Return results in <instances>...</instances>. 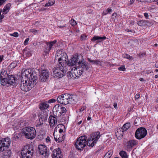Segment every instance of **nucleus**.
I'll return each mask as SVG.
<instances>
[{"label": "nucleus", "mask_w": 158, "mask_h": 158, "mask_svg": "<svg viewBox=\"0 0 158 158\" xmlns=\"http://www.w3.org/2000/svg\"><path fill=\"white\" fill-rule=\"evenodd\" d=\"M85 109V107H82L81 108L80 110V112H81L83 111Z\"/></svg>", "instance_id": "obj_58"}, {"label": "nucleus", "mask_w": 158, "mask_h": 158, "mask_svg": "<svg viewBox=\"0 0 158 158\" xmlns=\"http://www.w3.org/2000/svg\"><path fill=\"white\" fill-rule=\"evenodd\" d=\"M117 13H114L113 14H112V16H115V17L117 15Z\"/></svg>", "instance_id": "obj_64"}, {"label": "nucleus", "mask_w": 158, "mask_h": 158, "mask_svg": "<svg viewBox=\"0 0 158 158\" xmlns=\"http://www.w3.org/2000/svg\"><path fill=\"white\" fill-rule=\"evenodd\" d=\"M87 137L85 136H82L78 138L75 143L76 148L79 150H82L87 145Z\"/></svg>", "instance_id": "obj_4"}, {"label": "nucleus", "mask_w": 158, "mask_h": 158, "mask_svg": "<svg viewBox=\"0 0 158 158\" xmlns=\"http://www.w3.org/2000/svg\"><path fill=\"white\" fill-rule=\"evenodd\" d=\"M70 94H64L59 96L57 99V101L59 103L64 105L69 104V99Z\"/></svg>", "instance_id": "obj_12"}, {"label": "nucleus", "mask_w": 158, "mask_h": 158, "mask_svg": "<svg viewBox=\"0 0 158 158\" xmlns=\"http://www.w3.org/2000/svg\"><path fill=\"white\" fill-rule=\"evenodd\" d=\"M37 74L33 69H28L22 72L20 87L25 92H27L34 87L37 82Z\"/></svg>", "instance_id": "obj_1"}, {"label": "nucleus", "mask_w": 158, "mask_h": 158, "mask_svg": "<svg viewBox=\"0 0 158 158\" xmlns=\"http://www.w3.org/2000/svg\"><path fill=\"white\" fill-rule=\"evenodd\" d=\"M56 101V100L54 99H50L49 101H48V103H54V102H55Z\"/></svg>", "instance_id": "obj_48"}, {"label": "nucleus", "mask_w": 158, "mask_h": 158, "mask_svg": "<svg viewBox=\"0 0 158 158\" xmlns=\"http://www.w3.org/2000/svg\"><path fill=\"white\" fill-rule=\"evenodd\" d=\"M5 80L4 82L5 83V85L7 84L10 85H15V83L16 82V81L17 80L16 78H15V77L12 75H9L5 79Z\"/></svg>", "instance_id": "obj_15"}, {"label": "nucleus", "mask_w": 158, "mask_h": 158, "mask_svg": "<svg viewBox=\"0 0 158 158\" xmlns=\"http://www.w3.org/2000/svg\"><path fill=\"white\" fill-rule=\"evenodd\" d=\"M107 12L105 14V15H106V14L107 13H110V12H111V11H112V10L111 9H110V8H108L107 9Z\"/></svg>", "instance_id": "obj_55"}, {"label": "nucleus", "mask_w": 158, "mask_h": 158, "mask_svg": "<svg viewBox=\"0 0 158 158\" xmlns=\"http://www.w3.org/2000/svg\"><path fill=\"white\" fill-rule=\"evenodd\" d=\"M52 158H62V155L59 148L54 150L52 152Z\"/></svg>", "instance_id": "obj_21"}, {"label": "nucleus", "mask_w": 158, "mask_h": 158, "mask_svg": "<svg viewBox=\"0 0 158 158\" xmlns=\"http://www.w3.org/2000/svg\"><path fill=\"white\" fill-rule=\"evenodd\" d=\"M120 155L122 157V158H128V156L127 152L124 151H121L119 152Z\"/></svg>", "instance_id": "obj_32"}, {"label": "nucleus", "mask_w": 158, "mask_h": 158, "mask_svg": "<svg viewBox=\"0 0 158 158\" xmlns=\"http://www.w3.org/2000/svg\"><path fill=\"white\" fill-rule=\"evenodd\" d=\"M38 148L40 153L44 156L46 157L49 155V152L48 151L46 146L40 145L39 146Z\"/></svg>", "instance_id": "obj_17"}, {"label": "nucleus", "mask_w": 158, "mask_h": 158, "mask_svg": "<svg viewBox=\"0 0 158 158\" xmlns=\"http://www.w3.org/2000/svg\"><path fill=\"white\" fill-rule=\"evenodd\" d=\"M11 6V4L10 3L6 4L3 8L2 13L4 15L6 14L9 11Z\"/></svg>", "instance_id": "obj_28"}, {"label": "nucleus", "mask_w": 158, "mask_h": 158, "mask_svg": "<svg viewBox=\"0 0 158 158\" xmlns=\"http://www.w3.org/2000/svg\"><path fill=\"white\" fill-rule=\"evenodd\" d=\"M131 126L130 123H126L122 127L123 130L122 131H125L128 130Z\"/></svg>", "instance_id": "obj_31"}, {"label": "nucleus", "mask_w": 158, "mask_h": 158, "mask_svg": "<svg viewBox=\"0 0 158 158\" xmlns=\"http://www.w3.org/2000/svg\"><path fill=\"white\" fill-rule=\"evenodd\" d=\"M74 71L75 74L77 76V78L80 76L83 73V70H81L79 68H74Z\"/></svg>", "instance_id": "obj_29"}, {"label": "nucleus", "mask_w": 158, "mask_h": 158, "mask_svg": "<svg viewBox=\"0 0 158 158\" xmlns=\"http://www.w3.org/2000/svg\"><path fill=\"white\" fill-rule=\"evenodd\" d=\"M87 36L84 34H82L81 35V38L82 40H85L86 39Z\"/></svg>", "instance_id": "obj_44"}, {"label": "nucleus", "mask_w": 158, "mask_h": 158, "mask_svg": "<svg viewBox=\"0 0 158 158\" xmlns=\"http://www.w3.org/2000/svg\"><path fill=\"white\" fill-rule=\"evenodd\" d=\"M59 124L58 125H57V127L55 128L54 132L53 133V135H54V136H55V132H57L58 130L59 131Z\"/></svg>", "instance_id": "obj_41"}, {"label": "nucleus", "mask_w": 158, "mask_h": 158, "mask_svg": "<svg viewBox=\"0 0 158 158\" xmlns=\"http://www.w3.org/2000/svg\"><path fill=\"white\" fill-rule=\"evenodd\" d=\"M118 69L119 70H122L123 71H125L126 70V69L124 65L121 66L120 67H119L118 68Z\"/></svg>", "instance_id": "obj_42"}, {"label": "nucleus", "mask_w": 158, "mask_h": 158, "mask_svg": "<svg viewBox=\"0 0 158 158\" xmlns=\"http://www.w3.org/2000/svg\"><path fill=\"white\" fill-rule=\"evenodd\" d=\"M44 65L41 66L39 72L40 79L42 81H45L49 77V73L47 70L44 69Z\"/></svg>", "instance_id": "obj_13"}, {"label": "nucleus", "mask_w": 158, "mask_h": 158, "mask_svg": "<svg viewBox=\"0 0 158 158\" xmlns=\"http://www.w3.org/2000/svg\"><path fill=\"white\" fill-rule=\"evenodd\" d=\"M57 121L60 122L59 118H57L55 116H50L49 118V122L51 127L54 126L57 124Z\"/></svg>", "instance_id": "obj_20"}, {"label": "nucleus", "mask_w": 158, "mask_h": 158, "mask_svg": "<svg viewBox=\"0 0 158 158\" xmlns=\"http://www.w3.org/2000/svg\"><path fill=\"white\" fill-rule=\"evenodd\" d=\"M30 31L33 33L35 34L38 31L34 29H32Z\"/></svg>", "instance_id": "obj_47"}, {"label": "nucleus", "mask_w": 158, "mask_h": 158, "mask_svg": "<svg viewBox=\"0 0 158 158\" xmlns=\"http://www.w3.org/2000/svg\"><path fill=\"white\" fill-rule=\"evenodd\" d=\"M140 94H136L135 96V99H139L140 97Z\"/></svg>", "instance_id": "obj_53"}, {"label": "nucleus", "mask_w": 158, "mask_h": 158, "mask_svg": "<svg viewBox=\"0 0 158 158\" xmlns=\"http://www.w3.org/2000/svg\"><path fill=\"white\" fill-rule=\"evenodd\" d=\"M146 55L145 53H142L139 54H138V56H139L140 58H142L144 56Z\"/></svg>", "instance_id": "obj_45"}, {"label": "nucleus", "mask_w": 158, "mask_h": 158, "mask_svg": "<svg viewBox=\"0 0 158 158\" xmlns=\"http://www.w3.org/2000/svg\"><path fill=\"white\" fill-rule=\"evenodd\" d=\"M58 60L60 67H65L67 65L68 59L66 54L63 51L58 50L56 53L55 60Z\"/></svg>", "instance_id": "obj_2"}, {"label": "nucleus", "mask_w": 158, "mask_h": 158, "mask_svg": "<svg viewBox=\"0 0 158 158\" xmlns=\"http://www.w3.org/2000/svg\"><path fill=\"white\" fill-rule=\"evenodd\" d=\"M10 35L17 37L19 36V34L17 32H15L13 34H10Z\"/></svg>", "instance_id": "obj_39"}, {"label": "nucleus", "mask_w": 158, "mask_h": 158, "mask_svg": "<svg viewBox=\"0 0 158 158\" xmlns=\"http://www.w3.org/2000/svg\"><path fill=\"white\" fill-rule=\"evenodd\" d=\"M11 154L10 150H7L2 153V156L3 158H9Z\"/></svg>", "instance_id": "obj_27"}, {"label": "nucleus", "mask_w": 158, "mask_h": 158, "mask_svg": "<svg viewBox=\"0 0 158 158\" xmlns=\"http://www.w3.org/2000/svg\"><path fill=\"white\" fill-rule=\"evenodd\" d=\"M48 107V104L46 102H44L40 104L39 107L41 110H45L47 109Z\"/></svg>", "instance_id": "obj_30"}, {"label": "nucleus", "mask_w": 158, "mask_h": 158, "mask_svg": "<svg viewBox=\"0 0 158 158\" xmlns=\"http://www.w3.org/2000/svg\"><path fill=\"white\" fill-rule=\"evenodd\" d=\"M46 120V118L43 115H41L40 116L39 120H37L36 122V126L39 127L41 126L43 124L44 122Z\"/></svg>", "instance_id": "obj_23"}, {"label": "nucleus", "mask_w": 158, "mask_h": 158, "mask_svg": "<svg viewBox=\"0 0 158 158\" xmlns=\"http://www.w3.org/2000/svg\"><path fill=\"white\" fill-rule=\"evenodd\" d=\"M46 141L47 142H49L50 141V139L49 137L48 136L47 138H46Z\"/></svg>", "instance_id": "obj_57"}, {"label": "nucleus", "mask_w": 158, "mask_h": 158, "mask_svg": "<svg viewBox=\"0 0 158 158\" xmlns=\"http://www.w3.org/2000/svg\"><path fill=\"white\" fill-rule=\"evenodd\" d=\"M123 57L124 58L128 59L130 60H132L134 59V58L133 57L127 54H125L123 55Z\"/></svg>", "instance_id": "obj_35"}, {"label": "nucleus", "mask_w": 158, "mask_h": 158, "mask_svg": "<svg viewBox=\"0 0 158 158\" xmlns=\"http://www.w3.org/2000/svg\"><path fill=\"white\" fill-rule=\"evenodd\" d=\"M22 133L26 138L31 139L35 138L36 134L35 129L33 127H30L24 128L23 130Z\"/></svg>", "instance_id": "obj_3"}, {"label": "nucleus", "mask_w": 158, "mask_h": 158, "mask_svg": "<svg viewBox=\"0 0 158 158\" xmlns=\"http://www.w3.org/2000/svg\"><path fill=\"white\" fill-rule=\"evenodd\" d=\"M69 97V104H75L77 101V98L76 96L74 95H70Z\"/></svg>", "instance_id": "obj_26"}, {"label": "nucleus", "mask_w": 158, "mask_h": 158, "mask_svg": "<svg viewBox=\"0 0 158 158\" xmlns=\"http://www.w3.org/2000/svg\"><path fill=\"white\" fill-rule=\"evenodd\" d=\"M4 56L3 55L0 56V62L1 63L2 60H3Z\"/></svg>", "instance_id": "obj_50"}, {"label": "nucleus", "mask_w": 158, "mask_h": 158, "mask_svg": "<svg viewBox=\"0 0 158 158\" xmlns=\"http://www.w3.org/2000/svg\"><path fill=\"white\" fill-rule=\"evenodd\" d=\"M139 80L141 81H144V79L142 78H140Z\"/></svg>", "instance_id": "obj_63"}, {"label": "nucleus", "mask_w": 158, "mask_h": 158, "mask_svg": "<svg viewBox=\"0 0 158 158\" xmlns=\"http://www.w3.org/2000/svg\"><path fill=\"white\" fill-rule=\"evenodd\" d=\"M9 75L7 74L6 72V71L4 69H3L1 70L0 75V77L1 83L2 85L3 86L5 85V83L4 82V81L5 80V79H6Z\"/></svg>", "instance_id": "obj_19"}, {"label": "nucleus", "mask_w": 158, "mask_h": 158, "mask_svg": "<svg viewBox=\"0 0 158 158\" xmlns=\"http://www.w3.org/2000/svg\"><path fill=\"white\" fill-rule=\"evenodd\" d=\"M82 59H83V58L81 59V60H79L78 65L79 68H78L80 69L81 70H83V72H84V71L87 70L89 68V67L87 63L86 62H83L82 60Z\"/></svg>", "instance_id": "obj_18"}, {"label": "nucleus", "mask_w": 158, "mask_h": 158, "mask_svg": "<svg viewBox=\"0 0 158 158\" xmlns=\"http://www.w3.org/2000/svg\"><path fill=\"white\" fill-rule=\"evenodd\" d=\"M29 40V38H27L25 40L24 44L25 45H27L28 44V42Z\"/></svg>", "instance_id": "obj_46"}, {"label": "nucleus", "mask_w": 158, "mask_h": 158, "mask_svg": "<svg viewBox=\"0 0 158 158\" xmlns=\"http://www.w3.org/2000/svg\"><path fill=\"white\" fill-rule=\"evenodd\" d=\"M33 149L29 146H25L21 152V158H31L33 154Z\"/></svg>", "instance_id": "obj_6"}, {"label": "nucleus", "mask_w": 158, "mask_h": 158, "mask_svg": "<svg viewBox=\"0 0 158 158\" xmlns=\"http://www.w3.org/2000/svg\"><path fill=\"white\" fill-rule=\"evenodd\" d=\"M144 16L146 18V19H148V17L149 15L147 13H145L144 14Z\"/></svg>", "instance_id": "obj_52"}, {"label": "nucleus", "mask_w": 158, "mask_h": 158, "mask_svg": "<svg viewBox=\"0 0 158 158\" xmlns=\"http://www.w3.org/2000/svg\"><path fill=\"white\" fill-rule=\"evenodd\" d=\"M72 71H73V75H72V78H76L77 77V76L75 74L74 69V70L73 69H72Z\"/></svg>", "instance_id": "obj_40"}, {"label": "nucleus", "mask_w": 158, "mask_h": 158, "mask_svg": "<svg viewBox=\"0 0 158 158\" xmlns=\"http://www.w3.org/2000/svg\"><path fill=\"white\" fill-rule=\"evenodd\" d=\"M66 25L65 24L64 25L61 26H58V27L60 28H62L64 27H66Z\"/></svg>", "instance_id": "obj_56"}, {"label": "nucleus", "mask_w": 158, "mask_h": 158, "mask_svg": "<svg viewBox=\"0 0 158 158\" xmlns=\"http://www.w3.org/2000/svg\"><path fill=\"white\" fill-rule=\"evenodd\" d=\"M101 135L99 132L97 131L93 133L91 136V138L92 142L91 143L89 140L88 142L87 145L88 146L92 147L97 142L98 139L99 138Z\"/></svg>", "instance_id": "obj_10"}, {"label": "nucleus", "mask_w": 158, "mask_h": 158, "mask_svg": "<svg viewBox=\"0 0 158 158\" xmlns=\"http://www.w3.org/2000/svg\"><path fill=\"white\" fill-rule=\"evenodd\" d=\"M6 1V0H0V6L3 4Z\"/></svg>", "instance_id": "obj_49"}, {"label": "nucleus", "mask_w": 158, "mask_h": 158, "mask_svg": "<svg viewBox=\"0 0 158 158\" xmlns=\"http://www.w3.org/2000/svg\"><path fill=\"white\" fill-rule=\"evenodd\" d=\"M87 60L91 63L98 65L102 66L104 63V62L103 61H101L99 60H92L89 58H88Z\"/></svg>", "instance_id": "obj_25"}, {"label": "nucleus", "mask_w": 158, "mask_h": 158, "mask_svg": "<svg viewBox=\"0 0 158 158\" xmlns=\"http://www.w3.org/2000/svg\"><path fill=\"white\" fill-rule=\"evenodd\" d=\"M54 0H49L48 3H46L45 5V6H52L55 3Z\"/></svg>", "instance_id": "obj_34"}, {"label": "nucleus", "mask_w": 158, "mask_h": 158, "mask_svg": "<svg viewBox=\"0 0 158 158\" xmlns=\"http://www.w3.org/2000/svg\"><path fill=\"white\" fill-rule=\"evenodd\" d=\"M56 42V40H54L52 41L46 42L47 46L46 47L45 49L47 52L49 51Z\"/></svg>", "instance_id": "obj_24"}, {"label": "nucleus", "mask_w": 158, "mask_h": 158, "mask_svg": "<svg viewBox=\"0 0 158 158\" xmlns=\"http://www.w3.org/2000/svg\"><path fill=\"white\" fill-rule=\"evenodd\" d=\"M63 67H57L55 68L53 71L54 77L57 78H60L64 76L65 74Z\"/></svg>", "instance_id": "obj_11"}, {"label": "nucleus", "mask_w": 158, "mask_h": 158, "mask_svg": "<svg viewBox=\"0 0 158 158\" xmlns=\"http://www.w3.org/2000/svg\"><path fill=\"white\" fill-rule=\"evenodd\" d=\"M113 154V152L112 150H110L107 152L105 155L104 158H110Z\"/></svg>", "instance_id": "obj_33"}, {"label": "nucleus", "mask_w": 158, "mask_h": 158, "mask_svg": "<svg viewBox=\"0 0 158 158\" xmlns=\"http://www.w3.org/2000/svg\"><path fill=\"white\" fill-rule=\"evenodd\" d=\"M4 17V15H0V23L2 22V19Z\"/></svg>", "instance_id": "obj_51"}, {"label": "nucleus", "mask_w": 158, "mask_h": 158, "mask_svg": "<svg viewBox=\"0 0 158 158\" xmlns=\"http://www.w3.org/2000/svg\"><path fill=\"white\" fill-rule=\"evenodd\" d=\"M137 143V141L136 140L132 139L127 141L124 145L126 149L129 151L132 149V148L136 145Z\"/></svg>", "instance_id": "obj_14"}, {"label": "nucleus", "mask_w": 158, "mask_h": 158, "mask_svg": "<svg viewBox=\"0 0 158 158\" xmlns=\"http://www.w3.org/2000/svg\"><path fill=\"white\" fill-rule=\"evenodd\" d=\"M145 1L147 2H153V0H145Z\"/></svg>", "instance_id": "obj_61"}, {"label": "nucleus", "mask_w": 158, "mask_h": 158, "mask_svg": "<svg viewBox=\"0 0 158 158\" xmlns=\"http://www.w3.org/2000/svg\"><path fill=\"white\" fill-rule=\"evenodd\" d=\"M54 115L59 118L61 115H64L66 112V108L59 105H56L53 109Z\"/></svg>", "instance_id": "obj_5"}, {"label": "nucleus", "mask_w": 158, "mask_h": 158, "mask_svg": "<svg viewBox=\"0 0 158 158\" xmlns=\"http://www.w3.org/2000/svg\"><path fill=\"white\" fill-rule=\"evenodd\" d=\"M114 106L115 108H116L117 106V104L116 103H114Z\"/></svg>", "instance_id": "obj_62"}, {"label": "nucleus", "mask_w": 158, "mask_h": 158, "mask_svg": "<svg viewBox=\"0 0 158 158\" xmlns=\"http://www.w3.org/2000/svg\"><path fill=\"white\" fill-rule=\"evenodd\" d=\"M82 56H79L75 57L74 56L71 58L69 61L67 60V65L71 66L76 65L77 63H79V60H80L79 59H82Z\"/></svg>", "instance_id": "obj_16"}, {"label": "nucleus", "mask_w": 158, "mask_h": 158, "mask_svg": "<svg viewBox=\"0 0 158 158\" xmlns=\"http://www.w3.org/2000/svg\"><path fill=\"white\" fill-rule=\"evenodd\" d=\"M138 25L140 26H143L145 25L146 22L145 21L141 20L137 21Z\"/></svg>", "instance_id": "obj_36"}, {"label": "nucleus", "mask_w": 158, "mask_h": 158, "mask_svg": "<svg viewBox=\"0 0 158 158\" xmlns=\"http://www.w3.org/2000/svg\"><path fill=\"white\" fill-rule=\"evenodd\" d=\"M70 22L71 23V24L73 26H75L77 24V23L76 21L74 19H71V20L70 21Z\"/></svg>", "instance_id": "obj_38"}, {"label": "nucleus", "mask_w": 158, "mask_h": 158, "mask_svg": "<svg viewBox=\"0 0 158 158\" xmlns=\"http://www.w3.org/2000/svg\"><path fill=\"white\" fill-rule=\"evenodd\" d=\"M135 0H130V4H132L134 2Z\"/></svg>", "instance_id": "obj_60"}, {"label": "nucleus", "mask_w": 158, "mask_h": 158, "mask_svg": "<svg viewBox=\"0 0 158 158\" xmlns=\"http://www.w3.org/2000/svg\"><path fill=\"white\" fill-rule=\"evenodd\" d=\"M106 39V37L105 36L103 37H100L99 36L94 35L91 39V41L92 42H94L96 41V43L98 44L99 43L101 42L103 40Z\"/></svg>", "instance_id": "obj_22"}, {"label": "nucleus", "mask_w": 158, "mask_h": 158, "mask_svg": "<svg viewBox=\"0 0 158 158\" xmlns=\"http://www.w3.org/2000/svg\"><path fill=\"white\" fill-rule=\"evenodd\" d=\"M147 131L145 128L140 127L138 128L135 133V137L138 139H141L144 138L147 135Z\"/></svg>", "instance_id": "obj_7"}, {"label": "nucleus", "mask_w": 158, "mask_h": 158, "mask_svg": "<svg viewBox=\"0 0 158 158\" xmlns=\"http://www.w3.org/2000/svg\"><path fill=\"white\" fill-rule=\"evenodd\" d=\"M152 72V71L151 70H148L145 71V73L147 74L150 73Z\"/></svg>", "instance_id": "obj_54"}, {"label": "nucleus", "mask_w": 158, "mask_h": 158, "mask_svg": "<svg viewBox=\"0 0 158 158\" xmlns=\"http://www.w3.org/2000/svg\"><path fill=\"white\" fill-rule=\"evenodd\" d=\"M10 143V139L9 138H6L0 140V152L8 148Z\"/></svg>", "instance_id": "obj_8"}, {"label": "nucleus", "mask_w": 158, "mask_h": 158, "mask_svg": "<svg viewBox=\"0 0 158 158\" xmlns=\"http://www.w3.org/2000/svg\"><path fill=\"white\" fill-rule=\"evenodd\" d=\"M17 65V63L15 61L11 63L9 65V66L10 68L12 69L15 68Z\"/></svg>", "instance_id": "obj_37"}, {"label": "nucleus", "mask_w": 158, "mask_h": 158, "mask_svg": "<svg viewBox=\"0 0 158 158\" xmlns=\"http://www.w3.org/2000/svg\"><path fill=\"white\" fill-rule=\"evenodd\" d=\"M125 30H126V31H127V32H132V30H130V29H126Z\"/></svg>", "instance_id": "obj_59"}, {"label": "nucleus", "mask_w": 158, "mask_h": 158, "mask_svg": "<svg viewBox=\"0 0 158 158\" xmlns=\"http://www.w3.org/2000/svg\"><path fill=\"white\" fill-rule=\"evenodd\" d=\"M59 132L60 134H61V135L60 134V136L58 138H57L56 136H54L55 140L58 143L62 142L64 140V136L63 130H65V126L62 124H59Z\"/></svg>", "instance_id": "obj_9"}, {"label": "nucleus", "mask_w": 158, "mask_h": 158, "mask_svg": "<svg viewBox=\"0 0 158 158\" xmlns=\"http://www.w3.org/2000/svg\"><path fill=\"white\" fill-rule=\"evenodd\" d=\"M67 76L70 77V78H72V75H73V71H72V70L71 71H69L67 73Z\"/></svg>", "instance_id": "obj_43"}]
</instances>
